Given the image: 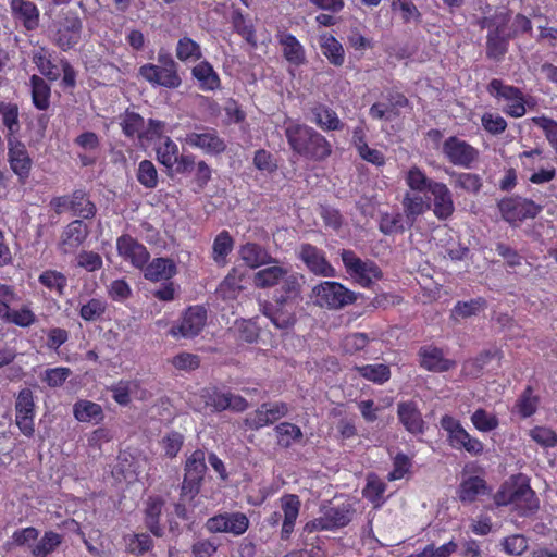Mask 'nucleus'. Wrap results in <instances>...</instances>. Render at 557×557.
Listing matches in <instances>:
<instances>
[{
    "instance_id": "nucleus-53",
    "label": "nucleus",
    "mask_w": 557,
    "mask_h": 557,
    "mask_svg": "<svg viewBox=\"0 0 557 557\" xmlns=\"http://www.w3.org/2000/svg\"><path fill=\"white\" fill-rule=\"evenodd\" d=\"M473 426L483 433L492 432L498 428V418L485 409H476L471 416Z\"/></svg>"
},
{
    "instance_id": "nucleus-23",
    "label": "nucleus",
    "mask_w": 557,
    "mask_h": 557,
    "mask_svg": "<svg viewBox=\"0 0 557 557\" xmlns=\"http://www.w3.org/2000/svg\"><path fill=\"white\" fill-rule=\"evenodd\" d=\"M299 258L305 262L307 268L315 275L334 277L335 269L326 260L324 253L310 244H304L299 249Z\"/></svg>"
},
{
    "instance_id": "nucleus-41",
    "label": "nucleus",
    "mask_w": 557,
    "mask_h": 557,
    "mask_svg": "<svg viewBox=\"0 0 557 557\" xmlns=\"http://www.w3.org/2000/svg\"><path fill=\"white\" fill-rule=\"evenodd\" d=\"M242 284V274H239L235 269L228 273V275L222 281V283L216 288V297L228 301L235 300L240 292L243 290Z\"/></svg>"
},
{
    "instance_id": "nucleus-28",
    "label": "nucleus",
    "mask_w": 557,
    "mask_h": 557,
    "mask_svg": "<svg viewBox=\"0 0 557 557\" xmlns=\"http://www.w3.org/2000/svg\"><path fill=\"white\" fill-rule=\"evenodd\" d=\"M401 203L406 220L410 225L416 222L418 216L431 209V200H429L428 193H425V196H422L418 191H407Z\"/></svg>"
},
{
    "instance_id": "nucleus-18",
    "label": "nucleus",
    "mask_w": 557,
    "mask_h": 557,
    "mask_svg": "<svg viewBox=\"0 0 557 557\" xmlns=\"http://www.w3.org/2000/svg\"><path fill=\"white\" fill-rule=\"evenodd\" d=\"M8 162L11 171L17 176L21 184H25L29 178L33 159L26 148V145L20 139L7 141Z\"/></svg>"
},
{
    "instance_id": "nucleus-42",
    "label": "nucleus",
    "mask_w": 557,
    "mask_h": 557,
    "mask_svg": "<svg viewBox=\"0 0 557 557\" xmlns=\"http://www.w3.org/2000/svg\"><path fill=\"white\" fill-rule=\"evenodd\" d=\"M234 247V240L227 231L220 232L212 245V259L219 267H224L227 263V256Z\"/></svg>"
},
{
    "instance_id": "nucleus-29",
    "label": "nucleus",
    "mask_w": 557,
    "mask_h": 557,
    "mask_svg": "<svg viewBox=\"0 0 557 557\" xmlns=\"http://www.w3.org/2000/svg\"><path fill=\"white\" fill-rule=\"evenodd\" d=\"M397 413L399 421L408 432L412 434L423 432L424 422L414 403L407 401L398 404Z\"/></svg>"
},
{
    "instance_id": "nucleus-51",
    "label": "nucleus",
    "mask_w": 557,
    "mask_h": 557,
    "mask_svg": "<svg viewBox=\"0 0 557 557\" xmlns=\"http://www.w3.org/2000/svg\"><path fill=\"white\" fill-rule=\"evenodd\" d=\"M405 182L410 191H429L430 185L436 181L430 180L426 174L417 165L411 166L405 176Z\"/></svg>"
},
{
    "instance_id": "nucleus-8",
    "label": "nucleus",
    "mask_w": 557,
    "mask_h": 557,
    "mask_svg": "<svg viewBox=\"0 0 557 557\" xmlns=\"http://www.w3.org/2000/svg\"><path fill=\"white\" fill-rule=\"evenodd\" d=\"M311 298L321 308L338 309L355 300V295L337 282L325 281L312 288Z\"/></svg>"
},
{
    "instance_id": "nucleus-47",
    "label": "nucleus",
    "mask_w": 557,
    "mask_h": 557,
    "mask_svg": "<svg viewBox=\"0 0 557 557\" xmlns=\"http://www.w3.org/2000/svg\"><path fill=\"white\" fill-rule=\"evenodd\" d=\"M193 75L199 81L203 90H215L220 86L219 75L207 61L196 65L193 69Z\"/></svg>"
},
{
    "instance_id": "nucleus-12",
    "label": "nucleus",
    "mask_w": 557,
    "mask_h": 557,
    "mask_svg": "<svg viewBox=\"0 0 557 557\" xmlns=\"http://www.w3.org/2000/svg\"><path fill=\"white\" fill-rule=\"evenodd\" d=\"M177 140L191 148L200 149L207 154L216 156L225 151L226 144L213 128L197 126L195 131L187 132Z\"/></svg>"
},
{
    "instance_id": "nucleus-10",
    "label": "nucleus",
    "mask_w": 557,
    "mask_h": 557,
    "mask_svg": "<svg viewBox=\"0 0 557 557\" xmlns=\"http://www.w3.org/2000/svg\"><path fill=\"white\" fill-rule=\"evenodd\" d=\"M280 283L284 284L287 297H290L292 294L297 295L299 277L296 273H292L288 268L274 264L259 270L253 275V284L259 288L273 287Z\"/></svg>"
},
{
    "instance_id": "nucleus-32",
    "label": "nucleus",
    "mask_w": 557,
    "mask_h": 557,
    "mask_svg": "<svg viewBox=\"0 0 557 557\" xmlns=\"http://www.w3.org/2000/svg\"><path fill=\"white\" fill-rule=\"evenodd\" d=\"M77 199L84 200V193L81 190H76L73 193L72 197L61 196L54 197L50 205L57 211L61 212L63 209H70L74 212V214L81 215L85 219L92 216L96 212V207L94 203H87L88 209L78 208Z\"/></svg>"
},
{
    "instance_id": "nucleus-5",
    "label": "nucleus",
    "mask_w": 557,
    "mask_h": 557,
    "mask_svg": "<svg viewBox=\"0 0 557 557\" xmlns=\"http://www.w3.org/2000/svg\"><path fill=\"white\" fill-rule=\"evenodd\" d=\"M301 502L296 494H284L278 499V510L274 511L267 522L271 527H277L281 523V540L286 541L294 532Z\"/></svg>"
},
{
    "instance_id": "nucleus-24",
    "label": "nucleus",
    "mask_w": 557,
    "mask_h": 557,
    "mask_svg": "<svg viewBox=\"0 0 557 557\" xmlns=\"http://www.w3.org/2000/svg\"><path fill=\"white\" fill-rule=\"evenodd\" d=\"M419 363L430 372H447L456 367V361L444 356L441 348L434 345H425L419 349Z\"/></svg>"
},
{
    "instance_id": "nucleus-40",
    "label": "nucleus",
    "mask_w": 557,
    "mask_h": 557,
    "mask_svg": "<svg viewBox=\"0 0 557 557\" xmlns=\"http://www.w3.org/2000/svg\"><path fill=\"white\" fill-rule=\"evenodd\" d=\"M164 507V502L160 497H149L146 503L145 520L148 529L156 536H162L163 530L159 523L160 516Z\"/></svg>"
},
{
    "instance_id": "nucleus-35",
    "label": "nucleus",
    "mask_w": 557,
    "mask_h": 557,
    "mask_svg": "<svg viewBox=\"0 0 557 557\" xmlns=\"http://www.w3.org/2000/svg\"><path fill=\"white\" fill-rule=\"evenodd\" d=\"M278 42L282 46L285 59L295 65H300L306 61V53L302 45L292 34L282 33L278 35Z\"/></svg>"
},
{
    "instance_id": "nucleus-30",
    "label": "nucleus",
    "mask_w": 557,
    "mask_h": 557,
    "mask_svg": "<svg viewBox=\"0 0 557 557\" xmlns=\"http://www.w3.org/2000/svg\"><path fill=\"white\" fill-rule=\"evenodd\" d=\"M0 116L7 129L5 139H20L21 122L18 106L13 102L0 101Z\"/></svg>"
},
{
    "instance_id": "nucleus-55",
    "label": "nucleus",
    "mask_w": 557,
    "mask_h": 557,
    "mask_svg": "<svg viewBox=\"0 0 557 557\" xmlns=\"http://www.w3.org/2000/svg\"><path fill=\"white\" fill-rule=\"evenodd\" d=\"M277 442L281 446L288 447L302 437L299 426L289 422H282L275 426Z\"/></svg>"
},
{
    "instance_id": "nucleus-45",
    "label": "nucleus",
    "mask_w": 557,
    "mask_h": 557,
    "mask_svg": "<svg viewBox=\"0 0 557 557\" xmlns=\"http://www.w3.org/2000/svg\"><path fill=\"white\" fill-rule=\"evenodd\" d=\"M73 413L79 422L100 421L103 417L102 407L90 400H78L73 406Z\"/></svg>"
},
{
    "instance_id": "nucleus-58",
    "label": "nucleus",
    "mask_w": 557,
    "mask_h": 557,
    "mask_svg": "<svg viewBox=\"0 0 557 557\" xmlns=\"http://www.w3.org/2000/svg\"><path fill=\"white\" fill-rule=\"evenodd\" d=\"M232 24L237 34H239L249 45L257 46L255 28L250 22H247L244 15L235 11L232 15Z\"/></svg>"
},
{
    "instance_id": "nucleus-54",
    "label": "nucleus",
    "mask_w": 557,
    "mask_h": 557,
    "mask_svg": "<svg viewBox=\"0 0 557 557\" xmlns=\"http://www.w3.org/2000/svg\"><path fill=\"white\" fill-rule=\"evenodd\" d=\"M39 536L38 529L34 527H26L17 529L13 532L10 540L7 542L9 547H24L27 546L32 549V543L35 542Z\"/></svg>"
},
{
    "instance_id": "nucleus-61",
    "label": "nucleus",
    "mask_w": 557,
    "mask_h": 557,
    "mask_svg": "<svg viewBox=\"0 0 557 557\" xmlns=\"http://www.w3.org/2000/svg\"><path fill=\"white\" fill-rule=\"evenodd\" d=\"M168 125L163 121L149 119L147 125H144L143 133L140 134L141 139H146L148 141H162L168 133Z\"/></svg>"
},
{
    "instance_id": "nucleus-14",
    "label": "nucleus",
    "mask_w": 557,
    "mask_h": 557,
    "mask_svg": "<svg viewBox=\"0 0 557 557\" xmlns=\"http://www.w3.org/2000/svg\"><path fill=\"white\" fill-rule=\"evenodd\" d=\"M35 408L32 389L22 388L15 400V423L26 437H33L35 433Z\"/></svg>"
},
{
    "instance_id": "nucleus-9",
    "label": "nucleus",
    "mask_w": 557,
    "mask_h": 557,
    "mask_svg": "<svg viewBox=\"0 0 557 557\" xmlns=\"http://www.w3.org/2000/svg\"><path fill=\"white\" fill-rule=\"evenodd\" d=\"M53 42L63 51L76 46L81 40L82 21L76 12H63L52 24Z\"/></svg>"
},
{
    "instance_id": "nucleus-37",
    "label": "nucleus",
    "mask_w": 557,
    "mask_h": 557,
    "mask_svg": "<svg viewBox=\"0 0 557 557\" xmlns=\"http://www.w3.org/2000/svg\"><path fill=\"white\" fill-rule=\"evenodd\" d=\"M32 88V102L40 111H46L50 107L51 87L39 75H32L29 78Z\"/></svg>"
},
{
    "instance_id": "nucleus-52",
    "label": "nucleus",
    "mask_w": 557,
    "mask_h": 557,
    "mask_svg": "<svg viewBox=\"0 0 557 557\" xmlns=\"http://www.w3.org/2000/svg\"><path fill=\"white\" fill-rule=\"evenodd\" d=\"M356 370L362 377L375 384H383L391 377V371L386 364H367L356 367Z\"/></svg>"
},
{
    "instance_id": "nucleus-19",
    "label": "nucleus",
    "mask_w": 557,
    "mask_h": 557,
    "mask_svg": "<svg viewBox=\"0 0 557 557\" xmlns=\"http://www.w3.org/2000/svg\"><path fill=\"white\" fill-rule=\"evenodd\" d=\"M288 411L289 407L286 403H264L256 411L246 417L245 424L249 429L259 430L284 418L287 416Z\"/></svg>"
},
{
    "instance_id": "nucleus-33",
    "label": "nucleus",
    "mask_w": 557,
    "mask_h": 557,
    "mask_svg": "<svg viewBox=\"0 0 557 557\" xmlns=\"http://www.w3.org/2000/svg\"><path fill=\"white\" fill-rule=\"evenodd\" d=\"M293 296L295 295L292 294L290 298ZM287 299H289V297L284 299L286 302L285 306L278 302L276 308L268 306L263 308L264 315H267L277 329H289L295 323L294 306L290 305Z\"/></svg>"
},
{
    "instance_id": "nucleus-25",
    "label": "nucleus",
    "mask_w": 557,
    "mask_h": 557,
    "mask_svg": "<svg viewBox=\"0 0 557 557\" xmlns=\"http://www.w3.org/2000/svg\"><path fill=\"white\" fill-rule=\"evenodd\" d=\"M116 247L119 255L136 268L141 269L149 260L146 247L128 235L121 236Z\"/></svg>"
},
{
    "instance_id": "nucleus-64",
    "label": "nucleus",
    "mask_w": 557,
    "mask_h": 557,
    "mask_svg": "<svg viewBox=\"0 0 557 557\" xmlns=\"http://www.w3.org/2000/svg\"><path fill=\"white\" fill-rule=\"evenodd\" d=\"M531 121L534 125L543 129L548 143L557 153V122L544 115L534 116Z\"/></svg>"
},
{
    "instance_id": "nucleus-60",
    "label": "nucleus",
    "mask_w": 557,
    "mask_h": 557,
    "mask_svg": "<svg viewBox=\"0 0 557 557\" xmlns=\"http://www.w3.org/2000/svg\"><path fill=\"white\" fill-rule=\"evenodd\" d=\"M138 388L136 381H121L112 387V396L117 404L125 406L131 401V397L137 394Z\"/></svg>"
},
{
    "instance_id": "nucleus-20",
    "label": "nucleus",
    "mask_w": 557,
    "mask_h": 557,
    "mask_svg": "<svg viewBox=\"0 0 557 557\" xmlns=\"http://www.w3.org/2000/svg\"><path fill=\"white\" fill-rule=\"evenodd\" d=\"M429 200H431V209L438 220L449 219L455 211L453 194L446 184L436 182L430 185L428 191Z\"/></svg>"
},
{
    "instance_id": "nucleus-31",
    "label": "nucleus",
    "mask_w": 557,
    "mask_h": 557,
    "mask_svg": "<svg viewBox=\"0 0 557 557\" xmlns=\"http://www.w3.org/2000/svg\"><path fill=\"white\" fill-rule=\"evenodd\" d=\"M32 61L38 69L39 73L50 82L60 78L61 73L59 66L52 60V53L46 47H38L32 53Z\"/></svg>"
},
{
    "instance_id": "nucleus-15",
    "label": "nucleus",
    "mask_w": 557,
    "mask_h": 557,
    "mask_svg": "<svg viewBox=\"0 0 557 557\" xmlns=\"http://www.w3.org/2000/svg\"><path fill=\"white\" fill-rule=\"evenodd\" d=\"M499 209L506 221L518 223L535 218L543 210V207L531 199L515 197L503 200Z\"/></svg>"
},
{
    "instance_id": "nucleus-26",
    "label": "nucleus",
    "mask_w": 557,
    "mask_h": 557,
    "mask_svg": "<svg viewBox=\"0 0 557 557\" xmlns=\"http://www.w3.org/2000/svg\"><path fill=\"white\" fill-rule=\"evenodd\" d=\"M13 16L21 21L27 30H34L39 25L40 12L30 0H10Z\"/></svg>"
},
{
    "instance_id": "nucleus-16",
    "label": "nucleus",
    "mask_w": 557,
    "mask_h": 557,
    "mask_svg": "<svg viewBox=\"0 0 557 557\" xmlns=\"http://www.w3.org/2000/svg\"><path fill=\"white\" fill-rule=\"evenodd\" d=\"M523 170L530 173L529 181L540 185L553 181L556 176V169L552 164L543 165L544 156L541 150L532 149L520 153Z\"/></svg>"
},
{
    "instance_id": "nucleus-4",
    "label": "nucleus",
    "mask_w": 557,
    "mask_h": 557,
    "mask_svg": "<svg viewBox=\"0 0 557 557\" xmlns=\"http://www.w3.org/2000/svg\"><path fill=\"white\" fill-rule=\"evenodd\" d=\"M352 515L354 509L350 503L322 505L320 516L308 521L304 525V532L310 534L317 531L343 528L351 521Z\"/></svg>"
},
{
    "instance_id": "nucleus-21",
    "label": "nucleus",
    "mask_w": 557,
    "mask_h": 557,
    "mask_svg": "<svg viewBox=\"0 0 557 557\" xmlns=\"http://www.w3.org/2000/svg\"><path fill=\"white\" fill-rule=\"evenodd\" d=\"M207 320V312L202 307H189L176 326H172L170 334L175 337H194L203 329Z\"/></svg>"
},
{
    "instance_id": "nucleus-63",
    "label": "nucleus",
    "mask_w": 557,
    "mask_h": 557,
    "mask_svg": "<svg viewBox=\"0 0 557 557\" xmlns=\"http://www.w3.org/2000/svg\"><path fill=\"white\" fill-rule=\"evenodd\" d=\"M530 437L544 448H553L557 445V434L546 426H535L529 432Z\"/></svg>"
},
{
    "instance_id": "nucleus-43",
    "label": "nucleus",
    "mask_w": 557,
    "mask_h": 557,
    "mask_svg": "<svg viewBox=\"0 0 557 557\" xmlns=\"http://www.w3.org/2000/svg\"><path fill=\"white\" fill-rule=\"evenodd\" d=\"M0 319L20 327H29L36 321V314L29 304H24L17 309L10 308Z\"/></svg>"
},
{
    "instance_id": "nucleus-50",
    "label": "nucleus",
    "mask_w": 557,
    "mask_h": 557,
    "mask_svg": "<svg viewBox=\"0 0 557 557\" xmlns=\"http://www.w3.org/2000/svg\"><path fill=\"white\" fill-rule=\"evenodd\" d=\"M39 283L51 292H54L59 297L64 295L67 286L66 276L55 270L44 271L38 278Z\"/></svg>"
},
{
    "instance_id": "nucleus-22",
    "label": "nucleus",
    "mask_w": 557,
    "mask_h": 557,
    "mask_svg": "<svg viewBox=\"0 0 557 557\" xmlns=\"http://www.w3.org/2000/svg\"><path fill=\"white\" fill-rule=\"evenodd\" d=\"M445 157L455 165L470 168L478 158V151L463 140L449 137L443 145Z\"/></svg>"
},
{
    "instance_id": "nucleus-13",
    "label": "nucleus",
    "mask_w": 557,
    "mask_h": 557,
    "mask_svg": "<svg viewBox=\"0 0 557 557\" xmlns=\"http://www.w3.org/2000/svg\"><path fill=\"white\" fill-rule=\"evenodd\" d=\"M491 96L504 101L503 111L512 116L521 117L525 114V100L523 94L517 87L506 85L500 79L494 78L487 86Z\"/></svg>"
},
{
    "instance_id": "nucleus-17",
    "label": "nucleus",
    "mask_w": 557,
    "mask_h": 557,
    "mask_svg": "<svg viewBox=\"0 0 557 557\" xmlns=\"http://www.w3.org/2000/svg\"><path fill=\"white\" fill-rule=\"evenodd\" d=\"M210 533L244 534L249 527V519L243 512H223L209 518L205 524Z\"/></svg>"
},
{
    "instance_id": "nucleus-44",
    "label": "nucleus",
    "mask_w": 557,
    "mask_h": 557,
    "mask_svg": "<svg viewBox=\"0 0 557 557\" xmlns=\"http://www.w3.org/2000/svg\"><path fill=\"white\" fill-rule=\"evenodd\" d=\"M239 256L245 264L252 269L264 265L270 261L267 250L252 243L243 245L239 249Z\"/></svg>"
},
{
    "instance_id": "nucleus-38",
    "label": "nucleus",
    "mask_w": 557,
    "mask_h": 557,
    "mask_svg": "<svg viewBox=\"0 0 557 557\" xmlns=\"http://www.w3.org/2000/svg\"><path fill=\"white\" fill-rule=\"evenodd\" d=\"M312 115V122L323 131H341L344 127V123L339 120L337 113L325 106L313 108Z\"/></svg>"
},
{
    "instance_id": "nucleus-59",
    "label": "nucleus",
    "mask_w": 557,
    "mask_h": 557,
    "mask_svg": "<svg viewBox=\"0 0 557 557\" xmlns=\"http://www.w3.org/2000/svg\"><path fill=\"white\" fill-rule=\"evenodd\" d=\"M500 545L505 554L521 556L529 547L528 539L521 534H512L502 540Z\"/></svg>"
},
{
    "instance_id": "nucleus-48",
    "label": "nucleus",
    "mask_w": 557,
    "mask_h": 557,
    "mask_svg": "<svg viewBox=\"0 0 557 557\" xmlns=\"http://www.w3.org/2000/svg\"><path fill=\"white\" fill-rule=\"evenodd\" d=\"M515 506L523 516L537 508L535 494L528 484H516Z\"/></svg>"
},
{
    "instance_id": "nucleus-11",
    "label": "nucleus",
    "mask_w": 557,
    "mask_h": 557,
    "mask_svg": "<svg viewBox=\"0 0 557 557\" xmlns=\"http://www.w3.org/2000/svg\"><path fill=\"white\" fill-rule=\"evenodd\" d=\"M341 257L346 272L360 286L370 287L381 278L382 272L373 261L362 260L354 251L345 249Z\"/></svg>"
},
{
    "instance_id": "nucleus-49",
    "label": "nucleus",
    "mask_w": 557,
    "mask_h": 557,
    "mask_svg": "<svg viewBox=\"0 0 557 557\" xmlns=\"http://www.w3.org/2000/svg\"><path fill=\"white\" fill-rule=\"evenodd\" d=\"M156 153L161 164L168 169H173L180 150L178 146L169 136H165L163 140L156 146Z\"/></svg>"
},
{
    "instance_id": "nucleus-62",
    "label": "nucleus",
    "mask_w": 557,
    "mask_h": 557,
    "mask_svg": "<svg viewBox=\"0 0 557 557\" xmlns=\"http://www.w3.org/2000/svg\"><path fill=\"white\" fill-rule=\"evenodd\" d=\"M137 180L146 188H154L158 184V172L154 164L144 160L138 165Z\"/></svg>"
},
{
    "instance_id": "nucleus-34",
    "label": "nucleus",
    "mask_w": 557,
    "mask_h": 557,
    "mask_svg": "<svg viewBox=\"0 0 557 557\" xmlns=\"http://www.w3.org/2000/svg\"><path fill=\"white\" fill-rule=\"evenodd\" d=\"M177 272L176 264L168 258L153 259L144 271L147 280L152 282L169 281Z\"/></svg>"
},
{
    "instance_id": "nucleus-36",
    "label": "nucleus",
    "mask_w": 557,
    "mask_h": 557,
    "mask_svg": "<svg viewBox=\"0 0 557 557\" xmlns=\"http://www.w3.org/2000/svg\"><path fill=\"white\" fill-rule=\"evenodd\" d=\"M488 492L484 479L472 475L461 481L458 488V497L462 503H473L480 495Z\"/></svg>"
},
{
    "instance_id": "nucleus-7",
    "label": "nucleus",
    "mask_w": 557,
    "mask_h": 557,
    "mask_svg": "<svg viewBox=\"0 0 557 557\" xmlns=\"http://www.w3.org/2000/svg\"><path fill=\"white\" fill-rule=\"evenodd\" d=\"M441 426L447 433L448 444L455 449H463L472 456H479L484 450L483 443L472 436L456 418L445 414L441 419Z\"/></svg>"
},
{
    "instance_id": "nucleus-57",
    "label": "nucleus",
    "mask_w": 557,
    "mask_h": 557,
    "mask_svg": "<svg viewBox=\"0 0 557 557\" xmlns=\"http://www.w3.org/2000/svg\"><path fill=\"white\" fill-rule=\"evenodd\" d=\"M391 8L392 11L400 14L404 23L419 22L421 18V13L413 0H392Z\"/></svg>"
},
{
    "instance_id": "nucleus-3",
    "label": "nucleus",
    "mask_w": 557,
    "mask_h": 557,
    "mask_svg": "<svg viewBox=\"0 0 557 557\" xmlns=\"http://www.w3.org/2000/svg\"><path fill=\"white\" fill-rule=\"evenodd\" d=\"M139 75L152 86L174 89L182 84L177 64L168 52H159L158 64L147 63L140 66Z\"/></svg>"
},
{
    "instance_id": "nucleus-6",
    "label": "nucleus",
    "mask_w": 557,
    "mask_h": 557,
    "mask_svg": "<svg viewBox=\"0 0 557 557\" xmlns=\"http://www.w3.org/2000/svg\"><path fill=\"white\" fill-rule=\"evenodd\" d=\"M184 479L181 485V502L193 500L200 491L205 473L207 471L205 453L195 450L186 460Z\"/></svg>"
},
{
    "instance_id": "nucleus-27",
    "label": "nucleus",
    "mask_w": 557,
    "mask_h": 557,
    "mask_svg": "<svg viewBox=\"0 0 557 557\" xmlns=\"http://www.w3.org/2000/svg\"><path fill=\"white\" fill-rule=\"evenodd\" d=\"M88 235V227L82 220L72 221L63 231L60 249L64 253H72L78 248Z\"/></svg>"
},
{
    "instance_id": "nucleus-46",
    "label": "nucleus",
    "mask_w": 557,
    "mask_h": 557,
    "mask_svg": "<svg viewBox=\"0 0 557 557\" xmlns=\"http://www.w3.org/2000/svg\"><path fill=\"white\" fill-rule=\"evenodd\" d=\"M62 535L54 531H46L32 547L34 557H49L62 543Z\"/></svg>"
},
{
    "instance_id": "nucleus-1",
    "label": "nucleus",
    "mask_w": 557,
    "mask_h": 557,
    "mask_svg": "<svg viewBox=\"0 0 557 557\" xmlns=\"http://www.w3.org/2000/svg\"><path fill=\"white\" fill-rule=\"evenodd\" d=\"M284 133L290 149L307 159L323 161L332 153L330 141L314 128L295 120H286Z\"/></svg>"
},
{
    "instance_id": "nucleus-39",
    "label": "nucleus",
    "mask_w": 557,
    "mask_h": 557,
    "mask_svg": "<svg viewBox=\"0 0 557 557\" xmlns=\"http://www.w3.org/2000/svg\"><path fill=\"white\" fill-rule=\"evenodd\" d=\"M319 44L322 53L327 58L330 63L336 66H341L344 63V48L334 36L330 34H323L320 36Z\"/></svg>"
},
{
    "instance_id": "nucleus-2",
    "label": "nucleus",
    "mask_w": 557,
    "mask_h": 557,
    "mask_svg": "<svg viewBox=\"0 0 557 557\" xmlns=\"http://www.w3.org/2000/svg\"><path fill=\"white\" fill-rule=\"evenodd\" d=\"M509 20V13L506 10H498L493 15L483 18L482 27L488 30V57L498 59L506 53L508 40L512 38Z\"/></svg>"
},
{
    "instance_id": "nucleus-56",
    "label": "nucleus",
    "mask_w": 557,
    "mask_h": 557,
    "mask_svg": "<svg viewBox=\"0 0 557 557\" xmlns=\"http://www.w3.org/2000/svg\"><path fill=\"white\" fill-rule=\"evenodd\" d=\"M200 46L189 37H183L178 40L176 47V57L183 61H197L201 58Z\"/></svg>"
}]
</instances>
